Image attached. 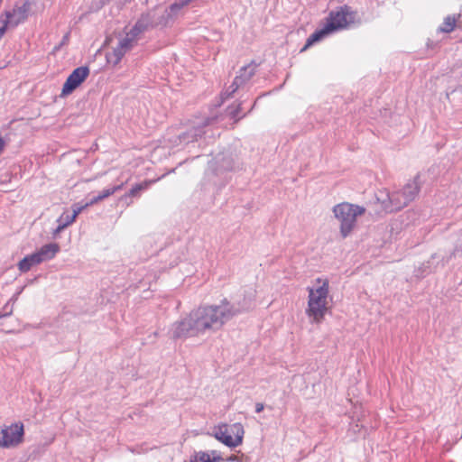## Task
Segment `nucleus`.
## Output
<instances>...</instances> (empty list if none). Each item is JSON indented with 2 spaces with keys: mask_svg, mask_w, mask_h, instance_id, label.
Instances as JSON below:
<instances>
[{
  "mask_svg": "<svg viewBox=\"0 0 462 462\" xmlns=\"http://www.w3.org/2000/svg\"><path fill=\"white\" fill-rule=\"evenodd\" d=\"M240 311L227 300L218 305L201 306L172 323L169 335L173 339L184 340L207 332H216Z\"/></svg>",
  "mask_w": 462,
  "mask_h": 462,
  "instance_id": "f257e3e1",
  "label": "nucleus"
},
{
  "mask_svg": "<svg viewBox=\"0 0 462 462\" xmlns=\"http://www.w3.org/2000/svg\"><path fill=\"white\" fill-rule=\"evenodd\" d=\"M307 291L308 302L305 314L311 324H319L329 310L331 301L328 279L325 277L316 278L312 285L307 288Z\"/></svg>",
  "mask_w": 462,
  "mask_h": 462,
  "instance_id": "f03ea898",
  "label": "nucleus"
},
{
  "mask_svg": "<svg viewBox=\"0 0 462 462\" xmlns=\"http://www.w3.org/2000/svg\"><path fill=\"white\" fill-rule=\"evenodd\" d=\"M151 23V15L143 14L134 26L120 38L117 46L107 55V60L114 65L118 64L123 57L136 45L140 35L152 28Z\"/></svg>",
  "mask_w": 462,
  "mask_h": 462,
  "instance_id": "7ed1b4c3",
  "label": "nucleus"
},
{
  "mask_svg": "<svg viewBox=\"0 0 462 462\" xmlns=\"http://www.w3.org/2000/svg\"><path fill=\"white\" fill-rule=\"evenodd\" d=\"M356 22V13L345 6L336 12H331L327 23L323 28L314 32L307 40L302 51L322 40L325 36L348 27Z\"/></svg>",
  "mask_w": 462,
  "mask_h": 462,
  "instance_id": "20e7f679",
  "label": "nucleus"
},
{
  "mask_svg": "<svg viewBox=\"0 0 462 462\" xmlns=\"http://www.w3.org/2000/svg\"><path fill=\"white\" fill-rule=\"evenodd\" d=\"M335 218L339 223V232L343 238L347 237L356 226L357 217L364 215L365 208L362 206L342 202L332 208Z\"/></svg>",
  "mask_w": 462,
  "mask_h": 462,
  "instance_id": "39448f33",
  "label": "nucleus"
},
{
  "mask_svg": "<svg viewBox=\"0 0 462 462\" xmlns=\"http://www.w3.org/2000/svg\"><path fill=\"white\" fill-rule=\"evenodd\" d=\"M213 435L226 447L235 448L242 444L245 430L240 422L220 424L215 427Z\"/></svg>",
  "mask_w": 462,
  "mask_h": 462,
  "instance_id": "423d86ee",
  "label": "nucleus"
},
{
  "mask_svg": "<svg viewBox=\"0 0 462 462\" xmlns=\"http://www.w3.org/2000/svg\"><path fill=\"white\" fill-rule=\"evenodd\" d=\"M190 2L191 0H178L171 4L169 8L165 9L162 14H159V10L147 13L146 14L151 15V27L166 25L170 21L177 17L181 9L187 6Z\"/></svg>",
  "mask_w": 462,
  "mask_h": 462,
  "instance_id": "0eeeda50",
  "label": "nucleus"
},
{
  "mask_svg": "<svg viewBox=\"0 0 462 462\" xmlns=\"http://www.w3.org/2000/svg\"><path fill=\"white\" fill-rule=\"evenodd\" d=\"M23 425L21 422L13 423L1 430L0 447L10 448L20 444L23 437Z\"/></svg>",
  "mask_w": 462,
  "mask_h": 462,
  "instance_id": "6e6552de",
  "label": "nucleus"
},
{
  "mask_svg": "<svg viewBox=\"0 0 462 462\" xmlns=\"http://www.w3.org/2000/svg\"><path fill=\"white\" fill-rule=\"evenodd\" d=\"M89 75V69L86 66L75 69L66 79L61 96L65 97L71 94Z\"/></svg>",
  "mask_w": 462,
  "mask_h": 462,
  "instance_id": "1a4fd4ad",
  "label": "nucleus"
},
{
  "mask_svg": "<svg viewBox=\"0 0 462 462\" xmlns=\"http://www.w3.org/2000/svg\"><path fill=\"white\" fill-rule=\"evenodd\" d=\"M254 65L250 64L243 67L240 69L239 74L235 78L232 85L223 93L225 98L231 97L243 84L248 81L254 75Z\"/></svg>",
  "mask_w": 462,
  "mask_h": 462,
  "instance_id": "9d476101",
  "label": "nucleus"
},
{
  "mask_svg": "<svg viewBox=\"0 0 462 462\" xmlns=\"http://www.w3.org/2000/svg\"><path fill=\"white\" fill-rule=\"evenodd\" d=\"M420 176H416L413 180H410L400 191L404 194V199L398 200L399 207H405L412 201L420 190Z\"/></svg>",
  "mask_w": 462,
  "mask_h": 462,
  "instance_id": "9b49d317",
  "label": "nucleus"
},
{
  "mask_svg": "<svg viewBox=\"0 0 462 462\" xmlns=\"http://www.w3.org/2000/svg\"><path fill=\"white\" fill-rule=\"evenodd\" d=\"M59 252L60 245L56 243H50L42 245L35 254L42 263L53 259Z\"/></svg>",
  "mask_w": 462,
  "mask_h": 462,
  "instance_id": "f8f14e48",
  "label": "nucleus"
},
{
  "mask_svg": "<svg viewBox=\"0 0 462 462\" xmlns=\"http://www.w3.org/2000/svg\"><path fill=\"white\" fill-rule=\"evenodd\" d=\"M9 22L10 27L14 28L26 19L25 12L22 8H14L2 14Z\"/></svg>",
  "mask_w": 462,
  "mask_h": 462,
  "instance_id": "ddd939ff",
  "label": "nucleus"
},
{
  "mask_svg": "<svg viewBox=\"0 0 462 462\" xmlns=\"http://www.w3.org/2000/svg\"><path fill=\"white\" fill-rule=\"evenodd\" d=\"M221 460L222 457L217 450L199 451L190 457V462H219Z\"/></svg>",
  "mask_w": 462,
  "mask_h": 462,
  "instance_id": "4468645a",
  "label": "nucleus"
},
{
  "mask_svg": "<svg viewBox=\"0 0 462 462\" xmlns=\"http://www.w3.org/2000/svg\"><path fill=\"white\" fill-rule=\"evenodd\" d=\"M41 263V259H39L35 253H32L29 255H26L23 258L19 263L18 268L22 273L28 272L33 265H37Z\"/></svg>",
  "mask_w": 462,
  "mask_h": 462,
  "instance_id": "2eb2a0df",
  "label": "nucleus"
},
{
  "mask_svg": "<svg viewBox=\"0 0 462 462\" xmlns=\"http://www.w3.org/2000/svg\"><path fill=\"white\" fill-rule=\"evenodd\" d=\"M404 199V194L400 190L393 191L390 195H388L389 206H385L386 209L390 211L400 210L403 207H399L398 200L402 201Z\"/></svg>",
  "mask_w": 462,
  "mask_h": 462,
  "instance_id": "dca6fc26",
  "label": "nucleus"
},
{
  "mask_svg": "<svg viewBox=\"0 0 462 462\" xmlns=\"http://www.w3.org/2000/svg\"><path fill=\"white\" fill-rule=\"evenodd\" d=\"M457 17L455 14L448 15L439 30L442 32H450L454 30Z\"/></svg>",
  "mask_w": 462,
  "mask_h": 462,
  "instance_id": "f3484780",
  "label": "nucleus"
},
{
  "mask_svg": "<svg viewBox=\"0 0 462 462\" xmlns=\"http://www.w3.org/2000/svg\"><path fill=\"white\" fill-rule=\"evenodd\" d=\"M124 183H121V184H118V185H116V186H113V187H110V188H106L105 189H103L98 195H97V199H100V200H103L105 199L106 198H108L109 196L113 195L114 193H116V191L120 190L123 189L124 187Z\"/></svg>",
  "mask_w": 462,
  "mask_h": 462,
  "instance_id": "a211bd4d",
  "label": "nucleus"
},
{
  "mask_svg": "<svg viewBox=\"0 0 462 462\" xmlns=\"http://www.w3.org/2000/svg\"><path fill=\"white\" fill-rule=\"evenodd\" d=\"M76 220L75 215L64 212L57 219V223L61 224V228H66Z\"/></svg>",
  "mask_w": 462,
  "mask_h": 462,
  "instance_id": "6ab92c4d",
  "label": "nucleus"
},
{
  "mask_svg": "<svg viewBox=\"0 0 462 462\" xmlns=\"http://www.w3.org/2000/svg\"><path fill=\"white\" fill-rule=\"evenodd\" d=\"M202 133V130L200 129V127L199 128H195L193 130V133L190 134V133H188V134H180L178 136V140L180 141V143H189V142H191L193 140H195V138L197 136H199Z\"/></svg>",
  "mask_w": 462,
  "mask_h": 462,
  "instance_id": "aec40b11",
  "label": "nucleus"
},
{
  "mask_svg": "<svg viewBox=\"0 0 462 462\" xmlns=\"http://www.w3.org/2000/svg\"><path fill=\"white\" fill-rule=\"evenodd\" d=\"M149 186V183L148 182H144V183H140V184H136L135 186H134L130 191L128 192V194H126L125 196H130V197H135L139 194V192L143 189H147V187Z\"/></svg>",
  "mask_w": 462,
  "mask_h": 462,
  "instance_id": "412c9836",
  "label": "nucleus"
},
{
  "mask_svg": "<svg viewBox=\"0 0 462 462\" xmlns=\"http://www.w3.org/2000/svg\"><path fill=\"white\" fill-rule=\"evenodd\" d=\"M11 28L9 22L5 19L4 15H0V40L3 38L5 33L6 32L7 29Z\"/></svg>",
  "mask_w": 462,
  "mask_h": 462,
  "instance_id": "4be33fe9",
  "label": "nucleus"
},
{
  "mask_svg": "<svg viewBox=\"0 0 462 462\" xmlns=\"http://www.w3.org/2000/svg\"><path fill=\"white\" fill-rule=\"evenodd\" d=\"M87 208H88L87 203H85L84 205L75 204L72 207L73 212L71 214L75 215V217L77 218V217Z\"/></svg>",
  "mask_w": 462,
  "mask_h": 462,
  "instance_id": "5701e85b",
  "label": "nucleus"
},
{
  "mask_svg": "<svg viewBox=\"0 0 462 462\" xmlns=\"http://www.w3.org/2000/svg\"><path fill=\"white\" fill-rule=\"evenodd\" d=\"M240 106H241V105L239 104V105H237V106H236V107H235V108H232V107H230V108H229L228 113H229V115H230V116H231L232 118H236V117H237V116H238L239 112H240Z\"/></svg>",
  "mask_w": 462,
  "mask_h": 462,
  "instance_id": "b1692460",
  "label": "nucleus"
},
{
  "mask_svg": "<svg viewBox=\"0 0 462 462\" xmlns=\"http://www.w3.org/2000/svg\"><path fill=\"white\" fill-rule=\"evenodd\" d=\"M101 201L100 199H97V196L93 197L88 202H87L88 207H90L94 204H97V202Z\"/></svg>",
  "mask_w": 462,
  "mask_h": 462,
  "instance_id": "393cba45",
  "label": "nucleus"
},
{
  "mask_svg": "<svg viewBox=\"0 0 462 462\" xmlns=\"http://www.w3.org/2000/svg\"><path fill=\"white\" fill-rule=\"evenodd\" d=\"M263 409H264V406H263V403L258 402V403H256V404H255V411H256L257 413H259V412L263 411Z\"/></svg>",
  "mask_w": 462,
  "mask_h": 462,
  "instance_id": "a878e982",
  "label": "nucleus"
},
{
  "mask_svg": "<svg viewBox=\"0 0 462 462\" xmlns=\"http://www.w3.org/2000/svg\"><path fill=\"white\" fill-rule=\"evenodd\" d=\"M64 228H61V224L58 223V226L56 227V229L53 231V235L56 236L58 235L60 232H61Z\"/></svg>",
  "mask_w": 462,
  "mask_h": 462,
  "instance_id": "bb28decb",
  "label": "nucleus"
},
{
  "mask_svg": "<svg viewBox=\"0 0 462 462\" xmlns=\"http://www.w3.org/2000/svg\"><path fill=\"white\" fill-rule=\"evenodd\" d=\"M5 145V140L0 136V153L3 152Z\"/></svg>",
  "mask_w": 462,
  "mask_h": 462,
  "instance_id": "cd10ccee",
  "label": "nucleus"
}]
</instances>
